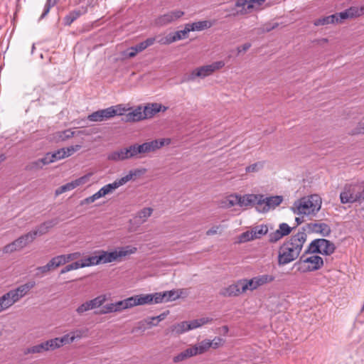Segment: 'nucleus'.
Instances as JSON below:
<instances>
[{
    "mask_svg": "<svg viewBox=\"0 0 364 364\" xmlns=\"http://www.w3.org/2000/svg\"><path fill=\"white\" fill-rule=\"evenodd\" d=\"M107 158L109 160L118 161L127 160V156H126L125 149L123 148L110 153Z\"/></svg>",
    "mask_w": 364,
    "mask_h": 364,
    "instance_id": "58836bf2",
    "label": "nucleus"
},
{
    "mask_svg": "<svg viewBox=\"0 0 364 364\" xmlns=\"http://www.w3.org/2000/svg\"><path fill=\"white\" fill-rule=\"evenodd\" d=\"M152 213H153L152 208H144L137 213L136 218L137 219H139V221L141 223H143L146 221V220L148 219V218H149L151 216Z\"/></svg>",
    "mask_w": 364,
    "mask_h": 364,
    "instance_id": "79ce46f5",
    "label": "nucleus"
},
{
    "mask_svg": "<svg viewBox=\"0 0 364 364\" xmlns=\"http://www.w3.org/2000/svg\"><path fill=\"white\" fill-rule=\"evenodd\" d=\"M245 285L244 279H240L236 283L232 284L228 287L223 289L220 294L223 296H237L241 294H244L247 290H243L242 287Z\"/></svg>",
    "mask_w": 364,
    "mask_h": 364,
    "instance_id": "dca6fc26",
    "label": "nucleus"
},
{
    "mask_svg": "<svg viewBox=\"0 0 364 364\" xmlns=\"http://www.w3.org/2000/svg\"><path fill=\"white\" fill-rule=\"evenodd\" d=\"M225 63L223 60L215 61L210 65H203L193 70L188 75V81H194L197 77L205 78L214 72L223 68Z\"/></svg>",
    "mask_w": 364,
    "mask_h": 364,
    "instance_id": "423d86ee",
    "label": "nucleus"
},
{
    "mask_svg": "<svg viewBox=\"0 0 364 364\" xmlns=\"http://www.w3.org/2000/svg\"><path fill=\"white\" fill-rule=\"evenodd\" d=\"M171 144V139L169 138H162L150 141L144 142L139 144L141 148V152L142 154L154 152L164 146L169 145Z\"/></svg>",
    "mask_w": 364,
    "mask_h": 364,
    "instance_id": "9b49d317",
    "label": "nucleus"
},
{
    "mask_svg": "<svg viewBox=\"0 0 364 364\" xmlns=\"http://www.w3.org/2000/svg\"><path fill=\"white\" fill-rule=\"evenodd\" d=\"M309 228L311 231L319 233L324 237L329 235L331 232L330 226L323 223H310Z\"/></svg>",
    "mask_w": 364,
    "mask_h": 364,
    "instance_id": "393cba45",
    "label": "nucleus"
},
{
    "mask_svg": "<svg viewBox=\"0 0 364 364\" xmlns=\"http://www.w3.org/2000/svg\"><path fill=\"white\" fill-rule=\"evenodd\" d=\"M284 236L277 230L274 232H272L269 235V241L270 242H276L282 239Z\"/></svg>",
    "mask_w": 364,
    "mask_h": 364,
    "instance_id": "338daca9",
    "label": "nucleus"
},
{
    "mask_svg": "<svg viewBox=\"0 0 364 364\" xmlns=\"http://www.w3.org/2000/svg\"><path fill=\"white\" fill-rule=\"evenodd\" d=\"M114 306L116 309V312L121 311L127 309L132 308L133 306L131 297L115 302Z\"/></svg>",
    "mask_w": 364,
    "mask_h": 364,
    "instance_id": "37998d69",
    "label": "nucleus"
},
{
    "mask_svg": "<svg viewBox=\"0 0 364 364\" xmlns=\"http://www.w3.org/2000/svg\"><path fill=\"white\" fill-rule=\"evenodd\" d=\"M137 251V248L132 245H127L124 247H119L115 250L109 252V257L111 258V262H120L124 257L131 255L135 254Z\"/></svg>",
    "mask_w": 364,
    "mask_h": 364,
    "instance_id": "ddd939ff",
    "label": "nucleus"
},
{
    "mask_svg": "<svg viewBox=\"0 0 364 364\" xmlns=\"http://www.w3.org/2000/svg\"><path fill=\"white\" fill-rule=\"evenodd\" d=\"M70 333L64 335L60 338H55L51 340L53 349L59 348L63 345L70 344L73 342Z\"/></svg>",
    "mask_w": 364,
    "mask_h": 364,
    "instance_id": "2f4dec72",
    "label": "nucleus"
},
{
    "mask_svg": "<svg viewBox=\"0 0 364 364\" xmlns=\"http://www.w3.org/2000/svg\"><path fill=\"white\" fill-rule=\"evenodd\" d=\"M141 173V171L139 169L131 170L127 175L120 178L116 179L114 182L117 183V188H119L129 181L134 180L136 177L139 176Z\"/></svg>",
    "mask_w": 364,
    "mask_h": 364,
    "instance_id": "c756f323",
    "label": "nucleus"
},
{
    "mask_svg": "<svg viewBox=\"0 0 364 364\" xmlns=\"http://www.w3.org/2000/svg\"><path fill=\"white\" fill-rule=\"evenodd\" d=\"M87 329H75L74 331H70V334L73 338V342L76 340H80L87 336Z\"/></svg>",
    "mask_w": 364,
    "mask_h": 364,
    "instance_id": "8fccbe9b",
    "label": "nucleus"
},
{
    "mask_svg": "<svg viewBox=\"0 0 364 364\" xmlns=\"http://www.w3.org/2000/svg\"><path fill=\"white\" fill-rule=\"evenodd\" d=\"M157 294L161 295V302L174 301L180 297V293L176 290H171L163 293L158 292Z\"/></svg>",
    "mask_w": 364,
    "mask_h": 364,
    "instance_id": "4c0bfd02",
    "label": "nucleus"
},
{
    "mask_svg": "<svg viewBox=\"0 0 364 364\" xmlns=\"http://www.w3.org/2000/svg\"><path fill=\"white\" fill-rule=\"evenodd\" d=\"M334 250L335 245L333 242L326 239H316L310 243L306 253H320L330 255Z\"/></svg>",
    "mask_w": 364,
    "mask_h": 364,
    "instance_id": "6e6552de",
    "label": "nucleus"
},
{
    "mask_svg": "<svg viewBox=\"0 0 364 364\" xmlns=\"http://www.w3.org/2000/svg\"><path fill=\"white\" fill-rule=\"evenodd\" d=\"M111 118L112 117L109 107L94 112L87 117L90 122H102Z\"/></svg>",
    "mask_w": 364,
    "mask_h": 364,
    "instance_id": "4be33fe9",
    "label": "nucleus"
},
{
    "mask_svg": "<svg viewBox=\"0 0 364 364\" xmlns=\"http://www.w3.org/2000/svg\"><path fill=\"white\" fill-rule=\"evenodd\" d=\"M344 19H353L364 15V3L360 6H352L343 11Z\"/></svg>",
    "mask_w": 364,
    "mask_h": 364,
    "instance_id": "aec40b11",
    "label": "nucleus"
},
{
    "mask_svg": "<svg viewBox=\"0 0 364 364\" xmlns=\"http://www.w3.org/2000/svg\"><path fill=\"white\" fill-rule=\"evenodd\" d=\"M212 321L211 318L203 317L198 319H195L188 322L189 331L202 326L204 324L208 323Z\"/></svg>",
    "mask_w": 364,
    "mask_h": 364,
    "instance_id": "ea45409f",
    "label": "nucleus"
},
{
    "mask_svg": "<svg viewBox=\"0 0 364 364\" xmlns=\"http://www.w3.org/2000/svg\"><path fill=\"white\" fill-rule=\"evenodd\" d=\"M259 194H245L244 196H240V206L247 207L252 205H258V200Z\"/></svg>",
    "mask_w": 364,
    "mask_h": 364,
    "instance_id": "bb28decb",
    "label": "nucleus"
},
{
    "mask_svg": "<svg viewBox=\"0 0 364 364\" xmlns=\"http://www.w3.org/2000/svg\"><path fill=\"white\" fill-rule=\"evenodd\" d=\"M35 239V234H31V232L21 236L15 241L17 244V247L21 250L26 247L28 245L31 243Z\"/></svg>",
    "mask_w": 364,
    "mask_h": 364,
    "instance_id": "473e14b6",
    "label": "nucleus"
},
{
    "mask_svg": "<svg viewBox=\"0 0 364 364\" xmlns=\"http://www.w3.org/2000/svg\"><path fill=\"white\" fill-rule=\"evenodd\" d=\"M109 109L112 117H114L116 115H123L124 113L129 109L124 107L122 105L111 106L109 107Z\"/></svg>",
    "mask_w": 364,
    "mask_h": 364,
    "instance_id": "09e8293b",
    "label": "nucleus"
},
{
    "mask_svg": "<svg viewBox=\"0 0 364 364\" xmlns=\"http://www.w3.org/2000/svg\"><path fill=\"white\" fill-rule=\"evenodd\" d=\"M187 24L191 31H200L212 26V23L209 21H200Z\"/></svg>",
    "mask_w": 364,
    "mask_h": 364,
    "instance_id": "72a5a7b5",
    "label": "nucleus"
},
{
    "mask_svg": "<svg viewBox=\"0 0 364 364\" xmlns=\"http://www.w3.org/2000/svg\"><path fill=\"white\" fill-rule=\"evenodd\" d=\"M255 240V237L253 235L252 230H247V231L242 233L238 237V242L240 243H243V242H249V241H251V240Z\"/></svg>",
    "mask_w": 364,
    "mask_h": 364,
    "instance_id": "3c124183",
    "label": "nucleus"
},
{
    "mask_svg": "<svg viewBox=\"0 0 364 364\" xmlns=\"http://www.w3.org/2000/svg\"><path fill=\"white\" fill-rule=\"evenodd\" d=\"M86 13L85 9L82 10H74L70 12L64 18L65 24L70 25L74 21L79 18L81 15Z\"/></svg>",
    "mask_w": 364,
    "mask_h": 364,
    "instance_id": "c9c22d12",
    "label": "nucleus"
},
{
    "mask_svg": "<svg viewBox=\"0 0 364 364\" xmlns=\"http://www.w3.org/2000/svg\"><path fill=\"white\" fill-rule=\"evenodd\" d=\"M90 262L87 260V257L80 259V261H76L71 264L66 265L60 270V274H65L72 270L78 269L80 268H83L86 267H90Z\"/></svg>",
    "mask_w": 364,
    "mask_h": 364,
    "instance_id": "a878e982",
    "label": "nucleus"
},
{
    "mask_svg": "<svg viewBox=\"0 0 364 364\" xmlns=\"http://www.w3.org/2000/svg\"><path fill=\"white\" fill-rule=\"evenodd\" d=\"M266 0H236V15L244 16L257 12L263 9Z\"/></svg>",
    "mask_w": 364,
    "mask_h": 364,
    "instance_id": "39448f33",
    "label": "nucleus"
},
{
    "mask_svg": "<svg viewBox=\"0 0 364 364\" xmlns=\"http://www.w3.org/2000/svg\"><path fill=\"white\" fill-rule=\"evenodd\" d=\"M91 174H87L73 181L75 187L82 186L89 182Z\"/></svg>",
    "mask_w": 364,
    "mask_h": 364,
    "instance_id": "052dcab7",
    "label": "nucleus"
},
{
    "mask_svg": "<svg viewBox=\"0 0 364 364\" xmlns=\"http://www.w3.org/2000/svg\"><path fill=\"white\" fill-rule=\"evenodd\" d=\"M342 204L354 203L364 200V181L346 184L340 193Z\"/></svg>",
    "mask_w": 364,
    "mask_h": 364,
    "instance_id": "20e7f679",
    "label": "nucleus"
},
{
    "mask_svg": "<svg viewBox=\"0 0 364 364\" xmlns=\"http://www.w3.org/2000/svg\"><path fill=\"white\" fill-rule=\"evenodd\" d=\"M106 300H107L106 295H105V294L100 295V296L95 297V299L87 301L84 302L83 304H82L81 305H80L76 309V312L79 315H82L84 313H85L86 311L95 309L96 308H98V307L102 306L103 304L106 301Z\"/></svg>",
    "mask_w": 364,
    "mask_h": 364,
    "instance_id": "4468645a",
    "label": "nucleus"
},
{
    "mask_svg": "<svg viewBox=\"0 0 364 364\" xmlns=\"http://www.w3.org/2000/svg\"><path fill=\"white\" fill-rule=\"evenodd\" d=\"M66 158L64 148L58 149L53 153H48L45 157L36 162L37 166L46 165Z\"/></svg>",
    "mask_w": 364,
    "mask_h": 364,
    "instance_id": "a211bd4d",
    "label": "nucleus"
},
{
    "mask_svg": "<svg viewBox=\"0 0 364 364\" xmlns=\"http://www.w3.org/2000/svg\"><path fill=\"white\" fill-rule=\"evenodd\" d=\"M322 200L318 195L314 194L296 200L291 210L294 214L301 216H314L321 208Z\"/></svg>",
    "mask_w": 364,
    "mask_h": 364,
    "instance_id": "f03ea898",
    "label": "nucleus"
},
{
    "mask_svg": "<svg viewBox=\"0 0 364 364\" xmlns=\"http://www.w3.org/2000/svg\"><path fill=\"white\" fill-rule=\"evenodd\" d=\"M277 230L279 231L283 236H286L291 232V228L288 224L283 223L279 225Z\"/></svg>",
    "mask_w": 364,
    "mask_h": 364,
    "instance_id": "e2e57ef3",
    "label": "nucleus"
},
{
    "mask_svg": "<svg viewBox=\"0 0 364 364\" xmlns=\"http://www.w3.org/2000/svg\"><path fill=\"white\" fill-rule=\"evenodd\" d=\"M263 166V162L259 161L247 166L245 170L247 173H256L260 171Z\"/></svg>",
    "mask_w": 364,
    "mask_h": 364,
    "instance_id": "6e6d98bb",
    "label": "nucleus"
},
{
    "mask_svg": "<svg viewBox=\"0 0 364 364\" xmlns=\"http://www.w3.org/2000/svg\"><path fill=\"white\" fill-rule=\"evenodd\" d=\"M75 183L73 181L70 182V183H68L62 186H60L59 188H58L56 191H55V195L58 196L60 194H62L63 193H65L66 191H71L74 188H75Z\"/></svg>",
    "mask_w": 364,
    "mask_h": 364,
    "instance_id": "5fc2aeb1",
    "label": "nucleus"
},
{
    "mask_svg": "<svg viewBox=\"0 0 364 364\" xmlns=\"http://www.w3.org/2000/svg\"><path fill=\"white\" fill-rule=\"evenodd\" d=\"M330 24H341L345 19L343 11L328 16Z\"/></svg>",
    "mask_w": 364,
    "mask_h": 364,
    "instance_id": "de8ad7c7",
    "label": "nucleus"
},
{
    "mask_svg": "<svg viewBox=\"0 0 364 364\" xmlns=\"http://www.w3.org/2000/svg\"><path fill=\"white\" fill-rule=\"evenodd\" d=\"M132 306H141L151 304L161 303V297L159 294H139L131 296Z\"/></svg>",
    "mask_w": 364,
    "mask_h": 364,
    "instance_id": "f8f14e48",
    "label": "nucleus"
},
{
    "mask_svg": "<svg viewBox=\"0 0 364 364\" xmlns=\"http://www.w3.org/2000/svg\"><path fill=\"white\" fill-rule=\"evenodd\" d=\"M49 262H50L53 269L66 264V261H65L64 255H60L53 257L49 261Z\"/></svg>",
    "mask_w": 364,
    "mask_h": 364,
    "instance_id": "49530a36",
    "label": "nucleus"
},
{
    "mask_svg": "<svg viewBox=\"0 0 364 364\" xmlns=\"http://www.w3.org/2000/svg\"><path fill=\"white\" fill-rule=\"evenodd\" d=\"M18 250H20V249L17 247V244L15 240L11 243L6 245L3 248V252L6 254H10L15 251H18Z\"/></svg>",
    "mask_w": 364,
    "mask_h": 364,
    "instance_id": "4d7b16f0",
    "label": "nucleus"
},
{
    "mask_svg": "<svg viewBox=\"0 0 364 364\" xmlns=\"http://www.w3.org/2000/svg\"><path fill=\"white\" fill-rule=\"evenodd\" d=\"M184 13L180 10H174L159 16L155 23L158 26H165L180 18Z\"/></svg>",
    "mask_w": 364,
    "mask_h": 364,
    "instance_id": "f3484780",
    "label": "nucleus"
},
{
    "mask_svg": "<svg viewBox=\"0 0 364 364\" xmlns=\"http://www.w3.org/2000/svg\"><path fill=\"white\" fill-rule=\"evenodd\" d=\"M170 331L176 335H180L185 332H187L189 331L188 322L183 321L174 324L170 328Z\"/></svg>",
    "mask_w": 364,
    "mask_h": 364,
    "instance_id": "e433bc0d",
    "label": "nucleus"
},
{
    "mask_svg": "<svg viewBox=\"0 0 364 364\" xmlns=\"http://www.w3.org/2000/svg\"><path fill=\"white\" fill-rule=\"evenodd\" d=\"M323 264V259L318 255H311L308 257L302 256L295 264L298 270L301 272H312L319 269Z\"/></svg>",
    "mask_w": 364,
    "mask_h": 364,
    "instance_id": "0eeeda50",
    "label": "nucleus"
},
{
    "mask_svg": "<svg viewBox=\"0 0 364 364\" xmlns=\"http://www.w3.org/2000/svg\"><path fill=\"white\" fill-rule=\"evenodd\" d=\"M191 32V30L186 24L183 30L178 31L175 33H173V40L176 41L185 39L188 37V33Z\"/></svg>",
    "mask_w": 364,
    "mask_h": 364,
    "instance_id": "a18cd8bd",
    "label": "nucleus"
},
{
    "mask_svg": "<svg viewBox=\"0 0 364 364\" xmlns=\"http://www.w3.org/2000/svg\"><path fill=\"white\" fill-rule=\"evenodd\" d=\"M156 320H151V317L150 318H148L145 320H143L140 322H139V328H146V327L145 326L146 325L148 326V327H151V326H156L157 325V323H154Z\"/></svg>",
    "mask_w": 364,
    "mask_h": 364,
    "instance_id": "680f3d73",
    "label": "nucleus"
},
{
    "mask_svg": "<svg viewBox=\"0 0 364 364\" xmlns=\"http://www.w3.org/2000/svg\"><path fill=\"white\" fill-rule=\"evenodd\" d=\"M167 107L163 106L162 105L159 103L149 104L148 105L144 107L143 110L144 117L145 119L151 118L158 112H165L167 110Z\"/></svg>",
    "mask_w": 364,
    "mask_h": 364,
    "instance_id": "412c9836",
    "label": "nucleus"
},
{
    "mask_svg": "<svg viewBox=\"0 0 364 364\" xmlns=\"http://www.w3.org/2000/svg\"><path fill=\"white\" fill-rule=\"evenodd\" d=\"M306 240V233L299 232L284 242L279 250V265H285L295 260L299 257Z\"/></svg>",
    "mask_w": 364,
    "mask_h": 364,
    "instance_id": "f257e3e1",
    "label": "nucleus"
},
{
    "mask_svg": "<svg viewBox=\"0 0 364 364\" xmlns=\"http://www.w3.org/2000/svg\"><path fill=\"white\" fill-rule=\"evenodd\" d=\"M274 280V277L271 274H259L250 279H245V285L242 287V288L243 290H250L252 291L262 286L272 282Z\"/></svg>",
    "mask_w": 364,
    "mask_h": 364,
    "instance_id": "1a4fd4ad",
    "label": "nucleus"
},
{
    "mask_svg": "<svg viewBox=\"0 0 364 364\" xmlns=\"http://www.w3.org/2000/svg\"><path fill=\"white\" fill-rule=\"evenodd\" d=\"M59 220L57 218L46 221L34 230L31 231V234H35V237L38 235H43L48 232V230L53 227L55 226L58 223Z\"/></svg>",
    "mask_w": 364,
    "mask_h": 364,
    "instance_id": "b1692460",
    "label": "nucleus"
},
{
    "mask_svg": "<svg viewBox=\"0 0 364 364\" xmlns=\"http://www.w3.org/2000/svg\"><path fill=\"white\" fill-rule=\"evenodd\" d=\"M251 230L255 239L260 238L268 232V228L265 225H257Z\"/></svg>",
    "mask_w": 364,
    "mask_h": 364,
    "instance_id": "c03bdc74",
    "label": "nucleus"
},
{
    "mask_svg": "<svg viewBox=\"0 0 364 364\" xmlns=\"http://www.w3.org/2000/svg\"><path fill=\"white\" fill-rule=\"evenodd\" d=\"M36 285L34 282H28L17 288L10 290L0 297V313L4 311L26 296Z\"/></svg>",
    "mask_w": 364,
    "mask_h": 364,
    "instance_id": "7ed1b4c3",
    "label": "nucleus"
},
{
    "mask_svg": "<svg viewBox=\"0 0 364 364\" xmlns=\"http://www.w3.org/2000/svg\"><path fill=\"white\" fill-rule=\"evenodd\" d=\"M75 132L71 131L70 129H67L63 132H58L56 133V137L58 139L61 141H65L68 139H70L74 136Z\"/></svg>",
    "mask_w": 364,
    "mask_h": 364,
    "instance_id": "864d4df0",
    "label": "nucleus"
},
{
    "mask_svg": "<svg viewBox=\"0 0 364 364\" xmlns=\"http://www.w3.org/2000/svg\"><path fill=\"white\" fill-rule=\"evenodd\" d=\"M330 24L328 16L319 18L314 21L315 26H326Z\"/></svg>",
    "mask_w": 364,
    "mask_h": 364,
    "instance_id": "774afa93",
    "label": "nucleus"
},
{
    "mask_svg": "<svg viewBox=\"0 0 364 364\" xmlns=\"http://www.w3.org/2000/svg\"><path fill=\"white\" fill-rule=\"evenodd\" d=\"M64 256L65 258L66 263H68L72 261L77 260L80 257L81 254L79 252H76L70 254L64 255Z\"/></svg>",
    "mask_w": 364,
    "mask_h": 364,
    "instance_id": "69168bd1",
    "label": "nucleus"
},
{
    "mask_svg": "<svg viewBox=\"0 0 364 364\" xmlns=\"http://www.w3.org/2000/svg\"><path fill=\"white\" fill-rule=\"evenodd\" d=\"M158 42L162 45L171 44L175 42V40H173V33H169L166 36L161 37L159 38Z\"/></svg>",
    "mask_w": 364,
    "mask_h": 364,
    "instance_id": "bf43d9fd",
    "label": "nucleus"
},
{
    "mask_svg": "<svg viewBox=\"0 0 364 364\" xmlns=\"http://www.w3.org/2000/svg\"><path fill=\"white\" fill-rule=\"evenodd\" d=\"M81 148H82V146L79 145V144H76L74 146H70L64 148L66 158L72 156L74 153L79 151Z\"/></svg>",
    "mask_w": 364,
    "mask_h": 364,
    "instance_id": "13d9d810",
    "label": "nucleus"
},
{
    "mask_svg": "<svg viewBox=\"0 0 364 364\" xmlns=\"http://www.w3.org/2000/svg\"><path fill=\"white\" fill-rule=\"evenodd\" d=\"M193 347L196 349L197 355L203 354L210 348V340H203L193 345Z\"/></svg>",
    "mask_w": 364,
    "mask_h": 364,
    "instance_id": "a19ab883",
    "label": "nucleus"
},
{
    "mask_svg": "<svg viewBox=\"0 0 364 364\" xmlns=\"http://www.w3.org/2000/svg\"><path fill=\"white\" fill-rule=\"evenodd\" d=\"M145 119L144 111H141V107H138L131 112L127 114L123 119L126 122H137Z\"/></svg>",
    "mask_w": 364,
    "mask_h": 364,
    "instance_id": "7c9ffc66",
    "label": "nucleus"
},
{
    "mask_svg": "<svg viewBox=\"0 0 364 364\" xmlns=\"http://www.w3.org/2000/svg\"><path fill=\"white\" fill-rule=\"evenodd\" d=\"M117 188V183L114 181L112 183L107 184L102 187L97 192L92 196H89L81 201V205L90 204L95 200L112 193Z\"/></svg>",
    "mask_w": 364,
    "mask_h": 364,
    "instance_id": "2eb2a0df",
    "label": "nucleus"
},
{
    "mask_svg": "<svg viewBox=\"0 0 364 364\" xmlns=\"http://www.w3.org/2000/svg\"><path fill=\"white\" fill-rule=\"evenodd\" d=\"M112 312H116L114 303H111V304H108L103 306L102 309L100 311V314H103L112 313Z\"/></svg>",
    "mask_w": 364,
    "mask_h": 364,
    "instance_id": "0e129e2a",
    "label": "nucleus"
},
{
    "mask_svg": "<svg viewBox=\"0 0 364 364\" xmlns=\"http://www.w3.org/2000/svg\"><path fill=\"white\" fill-rule=\"evenodd\" d=\"M125 154L127 156V159L132 158H140L139 155H141V148L139 144H134L129 146L125 147Z\"/></svg>",
    "mask_w": 364,
    "mask_h": 364,
    "instance_id": "f704fd0d",
    "label": "nucleus"
},
{
    "mask_svg": "<svg viewBox=\"0 0 364 364\" xmlns=\"http://www.w3.org/2000/svg\"><path fill=\"white\" fill-rule=\"evenodd\" d=\"M195 355H197L196 349L193 346H191L178 353L177 355L174 356L173 358V361L174 363H180Z\"/></svg>",
    "mask_w": 364,
    "mask_h": 364,
    "instance_id": "cd10ccee",
    "label": "nucleus"
},
{
    "mask_svg": "<svg viewBox=\"0 0 364 364\" xmlns=\"http://www.w3.org/2000/svg\"><path fill=\"white\" fill-rule=\"evenodd\" d=\"M239 205L240 206V195L234 194L230 195L226 200L225 205L228 208L235 206V205Z\"/></svg>",
    "mask_w": 364,
    "mask_h": 364,
    "instance_id": "603ef678",
    "label": "nucleus"
},
{
    "mask_svg": "<svg viewBox=\"0 0 364 364\" xmlns=\"http://www.w3.org/2000/svg\"><path fill=\"white\" fill-rule=\"evenodd\" d=\"M53 343L51 340H48L41 343L28 347L24 350L25 354H36V353H43L44 352L48 350H53Z\"/></svg>",
    "mask_w": 364,
    "mask_h": 364,
    "instance_id": "6ab92c4d",
    "label": "nucleus"
},
{
    "mask_svg": "<svg viewBox=\"0 0 364 364\" xmlns=\"http://www.w3.org/2000/svg\"><path fill=\"white\" fill-rule=\"evenodd\" d=\"M87 260L89 261L90 266L97 265L101 263H110L111 258L109 257V252L102 250L99 252V255L97 256L88 257Z\"/></svg>",
    "mask_w": 364,
    "mask_h": 364,
    "instance_id": "5701e85b",
    "label": "nucleus"
},
{
    "mask_svg": "<svg viewBox=\"0 0 364 364\" xmlns=\"http://www.w3.org/2000/svg\"><path fill=\"white\" fill-rule=\"evenodd\" d=\"M259 197H261V198H259L258 207H257V208L259 211L263 213L268 212L270 209L275 208L283 201V198L280 196L265 197L264 195L259 194Z\"/></svg>",
    "mask_w": 364,
    "mask_h": 364,
    "instance_id": "9d476101",
    "label": "nucleus"
},
{
    "mask_svg": "<svg viewBox=\"0 0 364 364\" xmlns=\"http://www.w3.org/2000/svg\"><path fill=\"white\" fill-rule=\"evenodd\" d=\"M141 173V171L139 169L131 170L127 175L120 178L116 179L114 182L117 183V188H119L129 181L134 180L136 177L139 176Z\"/></svg>",
    "mask_w": 364,
    "mask_h": 364,
    "instance_id": "c85d7f7f",
    "label": "nucleus"
}]
</instances>
